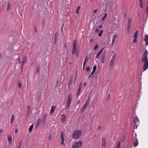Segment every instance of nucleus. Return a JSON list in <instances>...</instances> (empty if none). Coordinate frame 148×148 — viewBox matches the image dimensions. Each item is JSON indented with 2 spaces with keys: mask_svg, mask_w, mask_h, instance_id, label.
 <instances>
[{
  "mask_svg": "<svg viewBox=\"0 0 148 148\" xmlns=\"http://www.w3.org/2000/svg\"><path fill=\"white\" fill-rule=\"evenodd\" d=\"M148 52L146 49L145 51L141 57L142 61L144 64L143 69L144 71L146 70L148 68V58H147Z\"/></svg>",
  "mask_w": 148,
  "mask_h": 148,
  "instance_id": "1",
  "label": "nucleus"
},
{
  "mask_svg": "<svg viewBox=\"0 0 148 148\" xmlns=\"http://www.w3.org/2000/svg\"><path fill=\"white\" fill-rule=\"evenodd\" d=\"M82 134L81 130L75 131L73 134V137L75 139H78L79 138Z\"/></svg>",
  "mask_w": 148,
  "mask_h": 148,
  "instance_id": "2",
  "label": "nucleus"
},
{
  "mask_svg": "<svg viewBox=\"0 0 148 148\" xmlns=\"http://www.w3.org/2000/svg\"><path fill=\"white\" fill-rule=\"evenodd\" d=\"M83 145V143L82 141L76 142L73 145L72 147L73 148H78L81 147Z\"/></svg>",
  "mask_w": 148,
  "mask_h": 148,
  "instance_id": "3",
  "label": "nucleus"
},
{
  "mask_svg": "<svg viewBox=\"0 0 148 148\" xmlns=\"http://www.w3.org/2000/svg\"><path fill=\"white\" fill-rule=\"evenodd\" d=\"M77 44V41L76 40H74L73 44L72 54L73 55H75L76 52H77L76 51Z\"/></svg>",
  "mask_w": 148,
  "mask_h": 148,
  "instance_id": "4",
  "label": "nucleus"
},
{
  "mask_svg": "<svg viewBox=\"0 0 148 148\" xmlns=\"http://www.w3.org/2000/svg\"><path fill=\"white\" fill-rule=\"evenodd\" d=\"M72 95L70 94L69 95L68 98L67 99V101L66 103V108H68L70 105L72 100Z\"/></svg>",
  "mask_w": 148,
  "mask_h": 148,
  "instance_id": "5",
  "label": "nucleus"
},
{
  "mask_svg": "<svg viewBox=\"0 0 148 148\" xmlns=\"http://www.w3.org/2000/svg\"><path fill=\"white\" fill-rule=\"evenodd\" d=\"M132 21V19L131 18H128V22L127 25V34H129L130 33V30L131 27Z\"/></svg>",
  "mask_w": 148,
  "mask_h": 148,
  "instance_id": "6",
  "label": "nucleus"
},
{
  "mask_svg": "<svg viewBox=\"0 0 148 148\" xmlns=\"http://www.w3.org/2000/svg\"><path fill=\"white\" fill-rule=\"evenodd\" d=\"M116 54L114 53L112 56V57L110 61V66H112L114 64V62L115 61L116 57Z\"/></svg>",
  "mask_w": 148,
  "mask_h": 148,
  "instance_id": "7",
  "label": "nucleus"
},
{
  "mask_svg": "<svg viewBox=\"0 0 148 148\" xmlns=\"http://www.w3.org/2000/svg\"><path fill=\"white\" fill-rule=\"evenodd\" d=\"M82 85L83 84L82 83V82H80V84L79 85L78 91L76 94V95L77 96H78L79 95L80 93Z\"/></svg>",
  "mask_w": 148,
  "mask_h": 148,
  "instance_id": "8",
  "label": "nucleus"
},
{
  "mask_svg": "<svg viewBox=\"0 0 148 148\" xmlns=\"http://www.w3.org/2000/svg\"><path fill=\"white\" fill-rule=\"evenodd\" d=\"M27 60V57L26 56L24 57L22 60L21 62V68H23V66L24 65L25 63L26 62Z\"/></svg>",
  "mask_w": 148,
  "mask_h": 148,
  "instance_id": "9",
  "label": "nucleus"
},
{
  "mask_svg": "<svg viewBox=\"0 0 148 148\" xmlns=\"http://www.w3.org/2000/svg\"><path fill=\"white\" fill-rule=\"evenodd\" d=\"M106 143L105 138L103 137L102 140V147L105 148L106 147Z\"/></svg>",
  "mask_w": 148,
  "mask_h": 148,
  "instance_id": "10",
  "label": "nucleus"
},
{
  "mask_svg": "<svg viewBox=\"0 0 148 148\" xmlns=\"http://www.w3.org/2000/svg\"><path fill=\"white\" fill-rule=\"evenodd\" d=\"M138 141L137 138H134L133 139V145L135 147H136L138 144Z\"/></svg>",
  "mask_w": 148,
  "mask_h": 148,
  "instance_id": "11",
  "label": "nucleus"
},
{
  "mask_svg": "<svg viewBox=\"0 0 148 148\" xmlns=\"http://www.w3.org/2000/svg\"><path fill=\"white\" fill-rule=\"evenodd\" d=\"M134 121L136 124V126L138 125L139 123V120L138 117L137 116L134 118Z\"/></svg>",
  "mask_w": 148,
  "mask_h": 148,
  "instance_id": "12",
  "label": "nucleus"
},
{
  "mask_svg": "<svg viewBox=\"0 0 148 148\" xmlns=\"http://www.w3.org/2000/svg\"><path fill=\"white\" fill-rule=\"evenodd\" d=\"M105 57L106 55L105 53L103 54H102L101 57V60L102 63H104L105 62Z\"/></svg>",
  "mask_w": 148,
  "mask_h": 148,
  "instance_id": "13",
  "label": "nucleus"
},
{
  "mask_svg": "<svg viewBox=\"0 0 148 148\" xmlns=\"http://www.w3.org/2000/svg\"><path fill=\"white\" fill-rule=\"evenodd\" d=\"M117 36L116 34H115L113 36V39L111 43V44L112 45H113V44L114 43L115 41L116 40V39L117 38Z\"/></svg>",
  "mask_w": 148,
  "mask_h": 148,
  "instance_id": "14",
  "label": "nucleus"
},
{
  "mask_svg": "<svg viewBox=\"0 0 148 148\" xmlns=\"http://www.w3.org/2000/svg\"><path fill=\"white\" fill-rule=\"evenodd\" d=\"M144 40L146 42V46H147L148 45V35L147 34L145 36Z\"/></svg>",
  "mask_w": 148,
  "mask_h": 148,
  "instance_id": "15",
  "label": "nucleus"
},
{
  "mask_svg": "<svg viewBox=\"0 0 148 148\" xmlns=\"http://www.w3.org/2000/svg\"><path fill=\"white\" fill-rule=\"evenodd\" d=\"M8 139L9 143L11 144L12 142V137L11 135H8Z\"/></svg>",
  "mask_w": 148,
  "mask_h": 148,
  "instance_id": "16",
  "label": "nucleus"
},
{
  "mask_svg": "<svg viewBox=\"0 0 148 148\" xmlns=\"http://www.w3.org/2000/svg\"><path fill=\"white\" fill-rule=\"evenodd\" d=\"M41 122V120L40 119H39L37 121V123L36 124V125L35 126V128H38Z\"/></svg>",
  "mask_w": 148,
  "mask_h": 148,
  "instance_id": "17",
  "label": "nucleus"
},
{
  "mask_svg": "<svg viewBox=\"0 0 148 148\" xmlns=\"http://www.w3.org/2000/svg\"><path fill=\"white\" fill-rule=\"evenodd\" d=\"M62 117L61 118V121L62 122H64L66 121V116L64 114L62 115Z\"/></svg>",
  "mask_w": 148,
  "mask_h": 148,
  "instance_id": "18",
  "label": "nucleus"
},
{
  "mask_svg": "<svg viewBox=\"0 0 148 148\" xmlns=\"http://www.w3.org/2000/svg\"><path fill=\"white\" fill-rule=\"evenodd\" d=\"M103 50V49H102L99 52V53H97V55L95 57V58L97 59H98L99 58Z\"/></svg>",
  "mask_w": 148,
  "mask_h": 148,
  "instance_id": "19",
  "label": "nucleus"
},
{
  "mask_svg": "<svg viewBox=\"0 0 148 148\" xmlns=\"http://www.w3.org/2000/svg\"><path fill=\"white\" fill-rule=\"evenodd\" d=\"M89 103V101L88 100H87L86 102V103H85V104H84L83 108V109H82V110H85V108L86 107H87V106H88Z\"/></svg>",
  "mask_w": 148,
  "mask_h": 148,
  "instance_id": "20",
  "label": "nucleus"
},
{
  "mask_svg": "<svg viewBox=\"0 0 148 148\" xmlns=\"http://www.w3.org/2000/svg\"><path fill=\"white\" fill-rule=\"evenodd\" d=\"M138 30L136 31L135 32L134 34V38H137V34H138Z\"/></svg>",
  "mask_w": 148,
  "mask_h": 148,
  "instance_id": "21",
  "label": "nucleus"
},
{
  "mask_svg": "<svg viewBox=\"0 0 148 148\" xmlns=\"http://www.w3.org/2000/svg\"><path fill=\"white\" fill-rule=\"evenodd\" d=\"M56 107L55 106H51V111H54L56 109Z\"/></svg>",
  "mask_w": 148,
  "mask_h": 148,
  "instance_id": "22",
  "label": "nucleus"
},
{
  "mask_svg": "<svg viewBox=\"0 0 148 148\" xmlns=\"http://www.w3.org/2000/svg\"><path fill=\"white\" fill-rule=\"evenodd\" d=\"M80 8V7L79 6H78L76 10V13L77 14H78L79 13Z\"/></svg>",
  "mask_w": 148,
  "mask_h": 148,
  "instance_id": "23",
  "label": "nucleus"
},
{
  "mask_svg": "<svg viewBox=\"0 0 148 148\" xmlns=\"http://www.w3.org/2000/svg\"><path fill=\"white\" fill-rule=\"evenodd\" d=\"M60 138L62 140H65L64 138L62 132L61 134Z\"/></svg>",
  "mask_w": 148,
  "mask_h": 148,
  "instance_id": "24",
  "label": "nucleus"
},
{
  "mask_svg": "<svg viewBox=\"0 0 148 148\" xmlns=\"http://www.w3.org/2000/svg\"><path fill=\"white\" fill-rule=\"evenodd\" d=\"M14 119V114H12L11 119V123L12 124L13 123Z\"/></svg>",
  "mask_w": 148,
  "mask_h": 148,
  "instance_id": "25",
  "label": "nucleus"
},
{
  "mask_svg": "<svg viewBox=\"0 0 148 148\" xmlns=\"http://www.w3.org/2000/svg\"><path fill=\"white\" fill-rule=\"evenodd\" d=\"M88 56H86L85 57V60L84 63H86V62L88 61Z\"/></svg>",
  "mask_w": 148,
  "mask_h": 148,
  "instance_id": "26",
  "label": "nucleus"
},
{
  "mask_svg": "<svg viewBox=\"0 0 148 148\" xmlns=\"http://www.w3.org/2000/svg\"><path fill=\"white\" fill-rule=\"evenodd\" d=\"M47 114H45L44 115V117H43V121H44L45 123V121H46V118H47Z\"/></svg>",
  "mask_w": 148,
  "mask_h": 148,
  "instance_id": "27",
  "label": "nucleus"
},
{
  "mask_svg": "<svg viewBox=\"0 0 148 148\" xmlns=\"http://www.w3.org/2000/svg\"><path fill=\"white\" fill-rule=\"evenodd\" d=\"M34 127V125L33 124L32 125L30 126L29 129V131L30 132H31L32 130L33 129Z\"/></svg>",
  "mask_w": 148,
  "mask_h": 148,
  "instance_id": "28",
  "label": "nucleus"
},
{
  "mask_svg": "<svg viewBox=\"0 0 148 148\" xmlns=\"http://www.w3.org/2000/svg\"><path fill=\"white\" fill-rule=\"evenodd\" d=\"M10 3H8V5H7V11H8L10 9Z\"/></svg>",
  "mask_w": 148,
  "mask_h": 148,
  "instance_id": "29",
  "label": "nucleus"
},
{
  "mask_svg": "<svg viewBox=\"0 0 148 148\" xmlns=\"http://www.w3.org/2000/svg\"><path fill=\"white\" fill-rule=\"evenodd\" d=\"M103 32V30H101L100 31V33H99V35H98V36H99V37H100L101 36V35Z\"/></svg>",
  "mask_w": 148,
  "mask_h": 148,
  "instance_id": "30",
  "label": "nucleus"
},
{
  "mask_svg": "<svg viewBox=\"0 0 148 148\" xmlns=\"http://www.w3.org/2000/svg\"><path fill=\"white\" fill-rule=\"evenodd\" d=\"M110 99V94L108 95L107 97V100L109 101Z\"/></svg>",
  "mask_w": 148,
  "mask_h": 148,
  "instance_id": "31",
  "label": "nucleus"
},
{
  "mask_svg": "<svg viewBox=\"0 0 148 148\" xmlns=\"http://www.w3.org/2000/svg\"><path fill=\"white\" fill-rule=\"evenodd\" d=\"M97 66L96 65L94 66L93 67L92 71H95L97 69Z\"/></svg>",
  "mask_w": 148,
  "mask_h": 148,
  "instance_id": "32",
  "label": "nucleus"
},
{
  "mask_svg": "<svg viewBox=\"0 0 148 148\" xmlns=\"http://www.w3.org/2000/svg\"><path fill=\"white\" fill-rule=\"evenodd\" d=\"M107 13H106L105 14V15H104V17H103V18H102V21H103L104 20V19L105 18L107 17Z\"/></svg>",
  "mask_w": 148,
  "mask_h": 148,
  "instance_id": "33",
  "label": "nucleus"
},
{
  "mask_svg": "<svg viewBox=\"0 0 148 148\" xmlns=\"http://www.w3.org/2000/svg\"><path fill=\"white\" fill-rule=\"evenodd\" d=\"M48 138L50 141L51 140L52 138V136L51 134H50L48 136Z\"/></svg>",
  "mask_w": 148,
  "mask_h": 148,
  "instance_id": "34",
  "label": "nucleus"
},
{
  "mask_svg": "<svg viewBox=\"0 0 148 148\" xmlns=\"http://www.w3.org/2000/svg\"><path fill=\"white\" fill-rule=\"evenodd\" d=\"M120 142H119L118 143V145H117L116 148H120Z\"/></svg>",
  "mask_w": 148,
  "mask_h": 148,
  "instance_id": "35",
  "label": "nucleus"
},
{
  "mask_svg": "<svg viewBox=\"0 0 148 148\" xmlns=\"http://www.w3.org/2000/svg\"><path fill=\"white\" fill-rule=\"evenodd\" d=\"M22 143V140H21L20 141V142L19 144V146H18V148H20V147L21 146Z\"/></svg>",
  "mask_w": 148,
  "mask_h": 148,
  "instance_id": "36",
  "label": "nucleus"
},
{
  "mask_svg": "<svg viewBox=\"0 0 148 148\" xmlns=\"http://www.w3.org/2000/svg\"><path fill=\"white\" fill-rule=\"evenodd\" d=\"M98 48V45H96L95 46V47H94V49L95 50H96Z\"/></svg>",
  "mask_w": 148,
  "mask_h": 148,
  "instance_id": "37",
  "label": "nucleus"
},
{
  "mask_svg": "<svg viewBox=\"0 0 148 148\" xmlns=\"http://www.w3.org/2000/svg\"><path fill=\"white\" fill-rule=\"evenodd\" d=\"M18 86L19 88H21L22 86L21 84V83L19 82L18 83Z\"/></svg>",
  "mask_w": 148,
  "mask_h": 148,
  "instance_id": "38",
  "label": "nucleus"
},
{
  "mask_svg": "<svg viewBox=\"0 0 148 148\" xmlns=\"http://www.w3.org/2000/svg\"><path fill=\"white\" fill-rule=\"evenodd\" d=\"M31 110V107L29 105L28 106L27 108V111H28L30 110Z\"/></svg>",
  "mask_w": 148,
  "mask_h": 148,
  "instance_id": "39",
  "label": "nucleus"
},
{
  "mask_svg": "<svg viewBox=\"0 0 148 148\" xmlns=\"http://www.w3.org/2000/svg\"><path fill=\"white\" fill-rule=\"evenodd\" d=\"M140 7L141 8H143V3L142 2H141V3H140Z\"/></svg>",
  "mask_w": 148,
  "mask_h": 148,
  "instance_id": "40",
  "label": "nucleus"
},
{
  "mask_svg": "<svg viewBox=\"0 0 148 148\" xmlns=\"http://www.w3.org/2000/svg\"><path fill=\"white\" fill-rule=\"evenodd\" d=\"M137 41V38H134L133 40V42L134 43H135Z\"/></svg>",
  "mask_w": 148,
  "mask_h": 148,
  "instance_id": "41",
  "label": "nucleus"
},
{
  "mask_svg": "<svg viewBox=\"0 0 148 148\" xmlns=\"http://www.w3.org/2000/svg\"><path fill=\"white\" fill-rule=\"evenodd\" d=\"M90 67H87L86 68V71H88L89 70H90Z\"/></svg>",
  "mask_w": 148,
  "mask_h": 148,
  "instance_id": "42",
  "label": "nucleus"
},
{
  "mask_svg": "<svg viewBox=\"0 0 148 148\" xmlns=\"http://www.w3.org/2000/svg\"><path fill=\"white\" fill-rule=\"evenodd\" d=\"M95 31L97 33L99 32V29L98 28H96L95 29Z\"/></svg>",
  "mask_w": 148,
  "mask_h": 148,
  "instance_id": "43",
  "label": "nucleus"
},
{
  "mask_svg": "<svg viewBox=\"0 0 148 148\" xmlns=\"http://www.w3.org/2000/svg\"><path fill=\"white\" fill-rule=\"evenodd\" d=\"M97 10H98L97 9H95L94 10V11H93V12L94 13H95L96 12H97Z\"/></svg>",
  "mask_w": 148,
  "mask_h": 148,
  "instance_id": "44",
  "label": "nucleus"
},
{
  "mask_svg": "<svg viewBox=\"0 0 148 148\" xmlns=\"http://www.w3.org/2000/svg\"><path fill=\"white\" fill-rule=\"evenodd\" d=\"M94 41V40L93 39L90 38V42H92Z\"/></svg>",
  "mask_w": 148,
  "mask_h": 148,
  "instance_id": "45",
  "label": "nucleus"
},
{
  "mask_svg": "<svg viewBox=\"0 0 148 148\" xmlns=\"http://www.w3.org/2000/svg\"><path fill=\"white\" fill-rule=\"evenodd\" d=\"M65 140H61V144L62 145H63L64 143V141Z\"/></svg>",
  "mask_w": 148,
  "mask_h": 148,
  "instance_id": "46",
  "label": "nucleus"
},
{
  "mask_svg": "<svg viewBox=\"0 0 148 148\" xmlns=\"http://www.w3.org/2000/svg\"><path fill=\"white\" fill-rule=\"evenodd\" d=\"M95 71H92V73H91V75H93L94 74V73H95Z\"/></svg>",
  "mask_w": 148,
  "mask_h": 148,
  "instance_id": "47",
  "label": "nucleus"
},
{
  "mask_svg": "<svg viewBox=\"0 0 148 148\" xmlns=\"http://www.w3.org/2000/svg\"><path fill=\"white\" fill-rule=\"evenodd\" d=\"M69 84H71V83L72 82V81H71V80H69Z\"/></svg>",
  "mask_w": 148,
  "mask_h": 148,
  "instance_id": "48",
  "label": "nucleus"
},
{
  "mask_svg": "<svg viewBox=\"0 0 148 148\" xmlns=\"http://www.w3.org/2000/svg\"><path fill=\"white\" fill-rule=\"evenodd\" d=\"M98 27L99 28L101 29V28H102V26L101 25H99V26H98Z\"/></svg>",
  "mask_w": 148,
  "mask_h": 148,
  "instance_id": "49",
  "label": "nucleus"
},
{
  "mask_svg": "<svg viewBox=\"0 0 148 148\" xmlns=\"http://www.w3.org/2000/svg\"><path fill=\"white\" fill-rule=\"evenodd\" d=\"M18 131L17 129H16L15 130V133H17L18 132Z\"/></svg>",
  "mask_w": 148,
  "mask_h": 148,
  "instance_id": "50",
  "label": "nucleus"
},
{
  "mask_svg": "<svg viewBox=\"0 0 148 148\" xmlns=\"http://www.w3.org/2000/svg\"><path fill=\"white\" fill-rule=\"evenodd\" d=\"M75 54H76V56H78L79 53L77 52H76L75 53Z\"/></svg>",
  "mask_w": 148,
  "mask_h": 148,
  "instance_id": "51",
  "label": "nucleus"
},
{
  "mask_svg": "<svg viewBox=\"0 0 148 148\" xmlns=\"http://www.w3.org/2000/svg\"><path fill=\"white\" fill-rule=\"evenodd\" d=\"M101 127H100V126H99V127H98L97 129H98V130H101Z\"/></svg>",
  "mask_w": 148,
  "mask_h": 148,
  "instance_id": "52",
  "label": "nucleus"
},
{
  "mask_svg": "<svg viewBox=\"0 0 148 148\" xmlns=\"http://www.w3.org/2000/svg\"><path fill=\"white\" fill-rule=\"evenodd\" d=\"M86 63H84L83 65V69H84L85 66V64Z\"/></svg>",
  "mask_w": 148,
  "mask_h": 148,
  "instance_id": "53",
  "label": "nucleus"
},
{
  "mask_svg": "<svg viewBox=\"0 0 148 148\" xmlns=\"http://www.w3.org/2000/svg\"><path fill=\"white\" fill-rule=\"evenodd\" d=\"M54 40H57V37H54Z\"/></svg>",
  "mask_w": 148,
  "mask_h": 148,
  "instance_id": "54",
  "label": "nucleus"
},
{
  "mask_svg": "<svg viewBox=\"0 0 148 148\" xmlns=\"http://www.w3.org/2000/svg\"><path fill=\"white\" fill-rule=\"evenodd\" d=\"M39 68H38L37 70V73H38L39 72Z\"/></svg>",
  "mask_w": 148,
  "mask_h": 148,
  "instance_id": "55",
  "label": "nucleus"
},
{
  "mask_svg": "<svg viewBox=\"0 0 148 148\" xmlns=\"http://www.w3.org/2000/svg\"><path fill=\"white\" fill-rule=\"evenodd\" d=\"M58 34L57 33H56L55 35V37H57Z\"/></svg>",
  "mask_w": 148,
  "mask_h": 148,
  "instance_id": "56",
  "label": "nucleus"
},
{
  "mask_svg": "<svg viewBox=\"0 0 148 148\" xmlns=\"http://www.w3.org/2000/svg\"><path fill=\"white\" fill-rule=\"evenodd\" d=\"M3 129H1L0 130V133H1L2 132H3Z\"/></svg>",
  "mask_w": 148,
  "mask_h": 148,
  "instance_id": "57",
  "label": "nucleus"
},
{
  "mask_svg": "<svg viewBox=\"0 0 148 148\" xmlns=\"http://www.w3.org/2000/svg\"><path fill=\"white\" fill-rule=\"evenodd\" d=\"M57 42V40H54V44H56Z\"/></svg>",
  "mask_w": 148,
  "mask_h": 148,
  "instance_id": "58",
  "label": "nucleus"
},
{
  "mask_svg": "<svg viewBox=\"0 0 148 148\" xmlns=\"http://www.w3.org/2000/svg\"><path fill=\"white\" fill-rule=\"evenodd\" d=\"M53 112H50V114L51 115L53 113Z\"/></svg>",
  "mask_w": 148,
  "mask_h": 148,
  "instance_id": "59",
  "label": "nucleus"
},
{
  "mask_svg": "<svg viewBox=\"0 0 148 148\" xmlns=\"http://www.w3.org/2000/svg\"><path fill=\"white\" fill-rule=\"evenodd\" d=\"M77 76H76L75 77V81H74V82H75L76 81V80H77Z\"/></svg>",
  "mask_w": 148,
  "mask_h": 148,
  "instance_id": "60",
  "label": "nucleus"
},
{
  "mask_svg": "<svg viewBox=\"0 0 148 148\" xmlns=\"http://www.w3.org/2000/svg\"><path fill=\"white\" fill-rule=\"evenodd\" d=\"M87 84V83L86 82H84V86H85Z\"/></svg>",
  "mask_w": 148,
  "mask_h": 148,
  "instance_id": "61",
  "label": "nucleus"
},
{
  "mask_svg": "<svg viewBox=\"0 0 148 148\" xmlns=\"http://www.w3.org/2000/svg\"><path fill=\"white\" fill-rule=\"evenodd\" d=\"M124 15H125V17H126L127 16L126 14V13L125 12V13Z\"/></svg>",
  "mask_w": 148,
  "mask_h": 148,
  "instance_id": "62",
  "label": "nucleus"
},
{
  "mask_svg": "<svg viewBox=\"0 0 148 148\" xmlns=\"http://www.w3.org/2000/svg\"><path fill=\"white\" fill-rule=\"evenodd\" d=\"M91 75H89V76H88V78H90V77H91Z\"/></svg>",
  "mask_w": 148,
  "mask_h": 148,
  "instance_id": "63",
  "label": "nucleus"
},
{
  "mask_svg": "<svg viewBox=\"0 0 148 148\" xmlns=\"http://www.w3.org/2000/svg\"><path fill=\"white\" fill-rule=\"evenodd\" d=\"M139 1H140V3H141V2H142V0H139Z\"/></svg>",
  "mask_w": 148,
  "mask_h": 148,
  "instance_id": "64",
  "label": "nucleus"
}]
</instances>
